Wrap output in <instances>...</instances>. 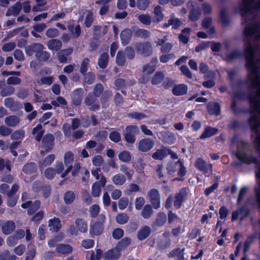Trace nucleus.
I'll return each mask as SVG.
<instances>
[{
  "instance_id": "obj_1",
  "label": "nucleus",
  "mask_w": 260,
  "mask_h": 260,
  "mask_svg": "<svg viewBox=\"0 0 260 260\" xmlns=\"http://www.w3.org/2000/svg\"><path fill=\"white\" fill-rule=\"evenodd\" d=\"M246 25L243 31L246 67L248 70V79L239 80L238 86H245L249 90L260 87V19L258 21L242 22Z\"/></svg>"
},
{
  "instance_id": "obj_2",
  "label": "nucleus",
  "mask_w": 260,
  "mask_h": 260,
  "mask_svg": "<svg viewBox=\"0 0 260 260\" xmlns=\"http://www.w3.org/2000/svg\"><path fill=\"white\" fill-rule=\"evenodd\" d=\"M248 99L251 106V109L239 110L240 113L250 114L248 119V123L251 129L255 132L257 136L259 135L258 128L260 127V87L258 91L255 93H250Z\"/></svg>"
},
{
  "instance_id": "obj_3",
  "label": "nucleus",
  "mask_w": 260,
  "mask_h": 260,
  "mask_svg": "<svg viewBox=\"0 0 260 260\" xmlns=\"http://www.w3.org/2000/svg\"><path fill=\"white\" fill-rule=\"evenodd\" d=\"M260 12V0H242L241 7L242 22L258 21L256 14Z\"/></svg>"
},
{
  "instance_id": "obj_4",
  "label": "nucleus",
  "mask_w": 260,
  "mask_h": 260,
  "mask_svg": "<svg viewBox=\"0 0 260 260\" xmlns=\"http://www.w3.org/2000/svg\"><path fill=\"white\" fill-rule=\"evenodd\" d=\"M137 53L142 56H150L153 53V47L151 42L148 41L137 42L134 45Z\"/></svg>"
},
{
  "instance_id": "obj_5",
  "label": "nucleus",
  "mask_w": 260,
  "mask_h": 260,
  "mask_svg": "<svg viewBox=\"0 0 260 260\" xmlns=\"http://www.w3.org/2000/svg\"><path fill=\"white\" fill-rule=\"evenodd\" d=\"M139 133V128L136 125H128L125 128L123 134L124 140L129 144H134L136 140V136Z\"/></svg>"
},
{
  "instance_id": "obj_6",
  "label": "nucleus",
  "mask_w": 260,
  "mask_h": 260,
  "mask_svg": "<svg viewBox=\"0 0 260 260\" xmlns=\"http://www.w3.org/2000/svg\"><path fill=\"white\" fill-rule=\"evenodd\" d=\"M19 188V185L15 183L12 185L11 190L7 193V196L8 198L7 201V205L8 206L13 207L16 205L18 197L14 195L18 190Z\"/></svg>"
},
{
  "instance_id": "obj_7",
  "label": "nucleus",
  "mask_w": 260,
  "mask_h": 260,
  "mask_svg": "<svg viewBox=\"0 0 260 260\" xmlns=\"http://www.w3.org/2000/svg\"><path fill=\"white\" fill-rule=\"evenodd\" d=\"M107 179L103 175H101L100 180L94 182L92 186L91 194L93 197H98L101 193L102 188L104 187L106 183Z\"/></svg>"
},
{
  "instance_id": "obj_8",
  "label": "nucleus",
  "mask_w": 260,
  "mask_h": 260,
  "mask_svg": "<svg viewBox=\"0 0 260 260\" xmlns=\"http://www.w3.org/2000/svg\"><path fill=\"white\" fill-rule=\"evenodd\" d=\"M97 97L92 94L91 92L89 93L85 98L84 103L88 107H90L89 110L92 111L99 110L100 108V105L97 102Z\"/></svg>"
},
{
  "instance_id": "obj_9",
  "label": "nucleus",
  "mask_w": 260,
  "mask_h": 260,
  "mask_svg": "<svg viewBox=\"0 0 260 260\" xmlns=\"http://www.w3.org/2000/svg\"><path fill=\"white\" fill-rule=\"evenodd\" d=\"M194 166L198 169L205 174L210 175L212 173V165L211 164H207L206 162L201 158H199L197 159L194 163Z\"/></svg>"
},
{
  "instance_id": "obj_10",
  "label": "nucleus",
  "mask_w": 260,
  "mask_h": 260,
  "mask_svg": "<svg viewBox=\"0 0 260 260\" xmlns=\"http://www.w3.org/2000/svg\"><path fill=\"white\" fill-rule=\"evenodd\" d=\"M54 137L51 134L45 135L42 139V144L46 152L51 151L54 146Z\"/></svg>"
},
{
  "instance_id": "obj_11",
  "label": "nucleus",
  "mask_w": 260,
  "mask_h": 260,
  "mask_svg": "<svg viewBox=\"0 0 260 260\" xmlns=\"http://www.w3.org/2000/svg\"><path fill=\"white\" fill-rule=\"evenodd\" d=\"M154 141L150 138H145L141 140L138 145L140 151L145 152L150 150L154 146Z\"/></svg>"
},
{
  "instance_id": "obj_12",
  "label": "nucleus",
  "mask_w": 260,
  "mask_h": 260,
  "mask_svg": "<svg viewBox=\"0 0 260 260\" xmlns=\"http://www.w3.org/2000/svg\"><path fill=\"white\" fill-rule=\"evenodd\" d=\"M84 93V90L81 88L74 90L71 94L72 103L76 106L80 105L82 101Z\"/></svg>"
},
{
  "instance_id": "obj_13",
  "label": "nucleus",
  "mask_w": 260,
  "mask_h": 260,
  "mask_svg": "<svg viewBox=\"0 0 260 260\" xmlns=\"http://www.w3.org/2000/svg\"><path fill=\"white\" fill-rule=\"evenodd\" d=\"M148 195L154 208L157 209L159 208L160 198L158 190L156 189H152L149 191Z\"/></svg>"
},
{
  "instance_id": "obj_14",
  "label": "nucleus",
  "mask_w": 260,
  "mask_h": 260,
  "mask_svg": "<svg viewBox=\"0 0 260 260\" xmlns=\"http://www.w3.org/2000/svg\"><path fill=\"white\" fill-rule=\"evenodd\" d=\"M188 194V189L186 188H181L179 192L175 196V200L174 203V206L177 209L181 207L182 204L184 201V199Z\"/></svg>"
},
{
  "instance_id": "obj_15",
  "label": "nucleus",
  "mask_w": 260,
  "mask_h": 260,
  "mask_svg": "<svg viewBox=\"0 0 260 260\" xmlns=\"http://www.w3.org/2000/svg\"><path fill=\"white\" fill-rule=\"evenodd\" d=\"M44 46L40 43H32L25 47V51L27 56H31L34 53L37 54L40 51L43 50Z\"/></svg>"
},
{
  "instance_id": "obj_16",
  "label": "nucleus",
  "mask_w": 260,
  "mask_h": 260,
  "mask_svg": "<svg viewBox=\"0 0 260 260\" xmlns=\"http://www.w3.org/2000/svg\"><path fill=\"white\" fill-rule=\"evenodd\" d=\"M121 256V253L115 247L103 253L104 260H117Z\"/></svg>"
},
{
  "instance_id": "obj_17",
  "label": "nucleus",
  "mask_w": 260,
  "mask_h": 260,
  "mask_svg": "<svg viewBox=\"0 0 260 260\" xmlns=\"http://www.w3.org/2000/svg\"><path fill=\"white\" fill-rule=\"evenodd\" d=\"M187 5L188 7L190 6L192 7L189 12V19L192 21H197L201 16V10L198 8H194L192 2H189L188 3Z\"/></svg>"
},
{
  "instance_id": "obj_18",
  "label": "nucleus",
  "mask_w": 260,
  "mask_h": 260,
  "mask_svg": "<svg viewBox=\"0 0 260 260\" xmlns=\"http://www.w3.org/2000/svg\"><path fill=\"white\" fill-rule=\"evenodd\" d=\"M46 45L50 50L54 51H58L60 50L62 46L61 41L56 39H53L49 40Z\"/></svg>"
},
{
  "instance_id": "obj_19",
  "label": "nucleus",
  "mask_w": 260,
  "mask_h": 260,
  "mask_svg": "<svg viewBox=\"0 0 260 260\" xmlns=\"http://www.w3.org/2000/svg\"><path fill=\"white\" fill-rule=\"evenodd\" d=\"M22 8L21 3L17 2L14 5L10 7L7 10L6 16H17Z\"/></svg>"
},
{
  "instance_id": "obj_20",
  "label": "nucleus",
  "mask_w": 260,
  "mask_h": 260,
  "mask_svg": "<svg viewBox=\"0 0 260 260\" xmlns=\"http://www.w3.org/2000/svg\"><path fill=\"white\" fill-rule=\"evenodd\" d=\"M73 51L72 48H69L60 50L57 53V58L60 63H66L67 62V57L70 55Z\"/></svg>"
},
{
  "instance_id": "obj_21",
  "label": "nucleus",
  "mask_w": 260,
  "mask_h": 260,
  "mask_svg": "<svg viewBox=\"0 0 260 260\" xmlns=\"http://www.w3.org/2000/svg\"><path fill=\"white\" fill-rule=\"evenodd\" d=\"M151 230L150 226L144 225L142 227L138 232L137 238L142 241L149 237L151 234Z\"/></svg>"
},
{
  "instance_id": "obj_22",
  "label": "nucleus",
  "mask_w": 260,
  "mask_h": 260,
  "mask_svg": "<svg viewBox=\"0 0 260 260\" xmlns=\"http://www.w3.org/2000/svg\"><path fill=\"white\" fill-rule=\"evenodd\" d=\"M188 87L184 84L176 85L172 89V92L174 95L180 96L185 94L187 92Z\"/></svg>"
},
{
  "instance_id": "obj_23",
  "label": "nucleus",
  "mask_w": 260,
  "mask_h": 260,
  "mask_svg": "<svg viewBox=\"0 0 260 260\" xmlns=\"http://www.w3.org/2000/svg\"><path fill=\"white\" fill-rule=\"evenodd\" d=\"M15 222L13 221L9 220L3 224L2 231L5 235H9L15 230Z\"/></svg>"
},
{
  "instance_id": "obj_24",
  "label": "nucleus",
  "mask_w": 260,
  "mask_h": 260,
  "mask_svg": "<svg viewBox=\"0 0 260 260\" xmlns=\"http://www.w3.org/2000/svg\"><path fill=\"white\" fill-rule=\"evenodd\" d=\"M37 170V165L34 162L26 163L22 168V171L27 175H30L36 173Z\"/></svg>"
},
{
  "instance_id": "obj_25",
  "label": "nucleus",
  "mask_w": 260,
  "mask_h": 260,
  "mask_svg": "<svg viewBox=\"0 0 260 260\" xmlns=\"http://www.w3.org/2000/svg\"><path fill=\"white\" fill-rule=\"evenodd\" d=\"M20 122L19 117L15 115L8 116L5 119V122L7 125L10 127H16Z\"/></svg>"
},
{
  "instance_id": "obj_26",
  "label": "nucleus",
  "mask_w": 260,
  "mask_h": 260,
  "mask_svg": "<svg viewBox=\"0 0 260 260\" xmlns=\"http://www.w3.org/2000/svg\"><path fill=\"white\" fill-rule=\"evenodd\" d=\"M103 225L101 222H96L90 226V233L92 235H99L103 231Z\"/></svg>"
},
{
  "instance_id": "obj_27",
  "label": "nucleus",
  "mask_w": 260,
  "mask_h": 260,
  "mask_svg": "<svg viewBox=\"0 0 260 260\" xmlns=\"http://www.w3.org/2000/svg\"><path fill=\"white\" fill-rule=\"evenodd\" d=\"M68 29L70 32L73 38H78L81 34V28L79 24L70 25L68 26Z\"/></svg>"
},
{
  "instance_id": "obj_28",
  "label": "nucleus",
  "mask_w": 260,
  "mask_h": 260,
  "mask_svg": "<svg viewBox=\"0 0 260 260\" xmlns=\"http://www.w3.org/2000/svg\"><path fill=\"white\" fill-rule=\"evenodd\" d=\"M132 37V31L129 29H125L120 34L121 43L123 45H127L130 41Z\"/></svg>"
},
{
  "instance_id": "obj_29",
  "label": "nucleus",
  "mask_w": 260,
  "mask_h": 260,
  "mask_svg": "<svg viewBox=\"0 0 260 260\" xmlns=\"http://www.w3.org/2000/svg\"><path fill=\"white\" fill-rule=\"evenodd\" d=\"M86 256L90 260H99L102 257H103V253L101 249H97L95 252L93 250L88 251Z\"/></svg>"
},
{
  "instance_id": "obj_30",
  "label": "nucleus",
  "mask_w": 260,
  "mask_h": 260,
  "mask_svg": "<svg viewBox=\"0 0 260 260\" xmlns=\"http://www.w3.org/2000/svg\"><path fill=\"white\" fill-rule=\"evenodd\" d=\"M5 106L12 111H16L17 108H19L20 104L18 102H15L12 98H7L4 101Z\"/></svg>"
},
{
  "instance_id": "obj_31",
  "label": "nucleus",
  "mask_w": 260,
  "mask_h": 260,
  "mask_svg": "<svg viewBox=\"0 0 260 260\" xmlns=\"http://www.w3.org/2000/svg\"><path fill=\"white\" fill-rule=\"evenodd\" d=\"M217 132L218 129L216 128L207 126L205 128L200 138L201 139H204L216 134Z\"/></svg>"
},
{
  "instance_id": "obj_32",
  "label": "nucleus",
  "mask_w": 260,
  "mask_h": 260,
  "mask_svg": "<svg viewBox=\"0 0 260 260\" xmlns=\"http://www.w3.org/2000/svg\"><path fill=\"white\" fill-rule=\"evenodd\" d=\"M48 226L50 227V230L57 232L61 228V224L59 219L54 217L49 220Z\"/></svg>"
},
{
  "instance_id": "obj_33",
  "label": "nucleus",
  "mask_w": 260,
  "mask_h": 260,
  "mask_svg": "<svg viewBox=\"0 0 260 260\" xmlns=\"http://www.w3.org/2000/svg\"><path fill=\"white\" fill-rule=\"evenodd\" d=\"M72 250V246L68 244H59L56 248V251L62 254H68L71 253Z\"/></svg>"
},
{
  "instance_id": "obj_34",
  "label": "nucleus",
  "mask_w": 260,
  "mask_h": 260,
  "mask_svg": "<svg viewBox=\"0 0 260 260\" xmlns=\"http://www.w3.org/2000/svg\"><path fill=\"white\" fill-rule=\"evenodd\" d=\"M109 62V55L108 53L104 52L101 54L100 55L99 60H98V65L101 69H105Z\"/></svg>"
},
{
  "instance_id": "obj_35",
  "label": "nucleus",
  "mask_w": 260,
  "mask_h": 260,
  "mask_svg": "<svg viewBox=\"0 0 260 260\" xmlns=\"http://www.w3.org/2000/svg\"><path fill=\"white\" fill-rule=\"evenodd\" d=\"M75 224L78 230L82 233H86L87 231V223L82 218H77L75 220Z\"/></svg>"
},
{
  "instance_id": "obj_36",
  "label": "nucleus",
  "mask_w": 260,
  "mask_h": 260,
  "mask_svg": "<svg viewBox=\"0 0 260 260\" xmlns=\"http://www.w3.org/2000/svg\"><path fill=\"white\" fill-rule=\"evenodd\" d=\"M131 243V239L129 238L125 237L121 240L116 246V248L120 252L127 248Z\"/></svg>"
},
{
  "instance_id": "obj_37",
  "label": "nucleus",
  "mask_w": 260,
  "mask_h": 260,
  "mask_svg": "<svg viewBox=\"0 0 260 260\" xmlns=\"http://www.w3.org/2000/svg\"><path fill=\"white\" fill-rule=\"evenodd\" d=\"M208 112L211 114L218 116L220 114V106L217 103H210L208 104Z\"/></svg>"
},
{
  "instance_id": "obj_38",
  "label": "nucleus",
  "mask_w": 260,
  "mask_h": 260,
  "mask_svg": "<svg viewBox=\"0 0 260 260\" xmlns=\"http://www.w3.org/2000/svg\"><path fill=\"white\" fill-rule=\"evenodd\" d=\"M153 14V21L154 22L158 23L162 20V8L160 6L155 7Z\"/></svg>"
},
{
  "instance_id": "obj_39",
  "label": "nucleus",
  "mask_w": 260,
  "mask_h": 260,
  "mask_svg": "<svg viewBox=\"0 0 260 260\" xmlns=\"http://www.w3.org/2000/svg\"><path fill=\"white\" fill-rule=\"evenodd\" d=\"M220 20L223 25H228L230 23V19L226 13V9L221 8L219 13Z\"/></svg>"
},
{
  "instance_id": "obj_40",
  "label": "nucleus",
  "mask_w": 260,
  "mask_h": 260,
  "mask_svg": "<svg viewBox=\"0 0 260 260\" xmlns=\"http://www.w3.org/2000/svg\"><path fill=\"white\" fill-rule=\"evenodd\" d=\"M42 125L41 124H38L32 129V135L36 136V140L37 141H40L42 138L44 134V131L42 130Z\"/></svg>"
},
{
  "instance_id": "obj_41",
  "label": "nucleus",
  "mask_w": 260,
  "mask_h": 260,
  "mask_svg": "<svg viewBox=\"0 0 260 260\" xmlns=\"http://www.w3.org/2000/svg\"><path fill=\"white\" fill-rule=\"evenodd\" d=\"M126 181L125 177L122 174H118L112 177L113 183L116 185H122Z\"/></svg>"
},
{
  "instance_id": "obj_42",
  "label": "nucleus",
  "mask_w": 260,
  "mask_h": 260,
  "mask_svg": "<svg viewBox=\"0 0 260 260\" xmlns=\"http://www.w3.org/2000/svg\"><path fill=\"white\" fill-rule=\"evenodd\" d=\"M156 69V65L146 63L142 67V73L144 75H149L153 73Z\"/></svg>"
},
{
  "instance_id": "obj_43",
  "label": "nucleus",
  "mask_w": 260,
  "mask_h": 260,
  "mask_svg": "<svg viewBox=\"0 0 260 260\" xmlns=\"http://www.w3.org/2000/svg\"><path fill=\"white\" fill-rule=\"evenodd\" d=\"M176 140L175 135L172 132L167 131L164 134V142L169 144H173Z\"/></svg>"
},
{
  "instance_id": "obj_44",
  "label": "nucleus",
  "mask_w": 260,
  "mask_h": 260,
  "mask_svg": "<svg viewBox=\"0 0 260 260\" xmlns=\"http://www.w3.org/2000/svg\"><path fill=\"white\" fill-rule=\"evenodd\" d=\"M63 199L66 204H71L75 200V194L73 191H68L64 194Z\"/></svg>"
},
{
  "instance_id": "obj_45",
  "label": "nucleus",
  "mask_w": 260,
  "mask_h": 260,
  "mask_svg": "<svg viewBox=\"0 0 260 260\" xmlns=\"http://www.w3.org/2000/svg\"><path fill=\"white\" fill-rule=\"evenodd\" d=\"M84 76L83 82L85 83L90 85L94 83L95 80V75L94 73L89 72L85 74H82Z\"/></svg>"
},
{
  "instance_id": "obj_46",
  "label": "nucleus",
  "mask_w": 260,
  "mask_h": 260,
  "mask_svg": "<svg viewBox=\"0 0 260 260\" xmlns=\"http://www.w3.org/2000/svg\"><path fill=\"white\" fill-rule=\"evenodd\" d=\"M15 91V89L13 86H5L1 89L0 94L3 97L7 96L13 94Z\"/></svg>"
},
{
  "instance_id": "obj_47",
  "label": "nucleus",
  "mask_w": 260,
  "mask_h": 260,
  "mask_svg": "<svg viewBox=\"0 0 260 260\" xmlns=\"http://www.w3.org/2000/svg\"><path fill=\"white\" fill-rule=\"evenodd\" d=\"M125 56L124 54L123 51L119 50L117 52L116 62L119 66H123L125 63Z\"/></svg>"
},
{
  "instance_id": "obj_48",
  "label": "nucleus",
  "mask_w": 260,
  "mask_h": 260,
  "mask_svg": "<svg viewBox=\"0 0 260 260\" xmlns=\"http://www.w3.org/2000/svg\"><path fill=\"white\" fill-rule=\"evenodd\" d=\"M6 168L8 172L11 171V161L8 159H4V158H0V172L4 171Z\"/></svg>"
},
{
  "instance_id": "obj_49",
  "label": "nucleus",
  "mask_w": 260,
  "mask_h": 260,
  "mask_svg": "<svg viewBox=\"0 0 260 260\" xmlns=\"http://www.w3.org/2000/svg\"><path fill=\"white\" fill-rule=\"evenodd\" d=\"M125 57L129 60L133 59L136 56L134 48L131 46H127L123 51Z\"/></svg>"
},
{
  "instance_id": "obj_50",
  "label": "nucleus",
  "mask_w": 260,
  "mask_h": 260,
  "mask_svg": "<svg viewBox=\"0 0 260 260\" xmlns=\"http://www.w3.org/2000/svg\"><path fill=\"white\" fill-rule=\"evenodd\" d=\"M153 213V210L150 205H146L143 209L141 214L144 218L147 219L150 218Z\"/></svg>"
},
{
  "instance_id": "obj_51",
  "label": "nucleus",
  "mask_w": 260,
  "mask_h": 260,
  "mask_svg": "<svg viewBox=\"0 0 260 260\" xmlns=\"http://www.w3.org/2000/svg\"><path fill=\"white\" fill-rule=\"evenodd\" d=\"M36 57L39 60L45 61L49 59L50 57V55L47 51L42 50L37 54H36Z\"/></svg>"
},
{
  "instance_id": "obj_52",
  "label": "nucleus",
  "mask_w": 260,
  "mask_h": 260,
  "mask_svg": "<svg viewBox=\"0 0 260 260\" xmlns=\"http://www.w3.org/2000/svg\"><path fill=\"white\" fill-rule=\"evenodd\" d=\"M257 235V233L249 236L247 237L244 244V250L243 253H247V252L249 250L250 246L251 244L254 241V240L256 238Z\"/></svg>"
},
{
  "instance_id": "obj_53",
  "label": "nucleus",
  "mask_w": 260,
  "mask_h": 260,
  "mask_svg": "<svg viewBox=\"0 0 260 260\" xmlns=\"http://www.w3.org/2000/svg\"><path fill=\"white\" fill-rule=\"evenodd\" d=\"M104 86L101 83H97L94 85L93 92L91 93L96 97L99 98L104 92Z\"/></svg>"
},
{
  "instance_id": "obj_54",
  "label": "nucleus",
  "mask_w": 260,
  "mask_h": 260,
  "mask_svg": "<svg viewBox=\"0 0 260 260\" xmlns=\"http://www.w3.org/2000/svg\"><path fill=\"white\" fill-rule=\"evenodd\" d=\"M135 36L144 39H146L150 36V32L144 29H138L135 31Z\"/></svg>"
},
{
  "instance_id": "obj_55",
  "label": "nucleus",
  "mask_w": 260,
  "mask_h": 260,
  "mask_svg": "<svg viewBox=\"0 0 260 260\" xmlns=\"http://www.w3.org/2000/svg\"><path fill=\"white\" fill-rule=\"evenodd\" d=\"M129 220V217L126 213H119L116 217V222L120 224L127 223Z\"/></svg>"
},
{
  "instance_id": "obj_56",
  "label": "nucleus",
  "mask_w": 260,
  "mask_h": 260,
  "mask_svg": "<svg viewBox=\"0 0 260 260\" xmlns=\"http://www.w3.org/2000/svg\"><path fill=\"white\" fill-rule=\"evenodd\" d=\"M89 59L88 58H84L80 64V72L82 74H85L88 70V68L89 66Z\"/></svg>"
},
{
  "instance_id": "obj_57",
  "label": "nucleus",
  "mask_w": 260,
  "mask_h": 260,
  "mask_svg": "<svg viewBox=\"0 0 260 260\" xmlns=\"http://www.w3.org/2000/svg\"><path fill=\"white\" fill-rule=\"evenodd\" d=\"M118 157L121 161L124 162H128L131 160V154L127 151L120 152L118 155Z\"/></svg>"
},
{
  "instance_id": "obj_58",
  "label": "nucleus",
  "mask_w": 260,
  "mask_h": 260,
  "mask_svg": "<svg viewBox=\"0 0 260 260\" xmlns=\"http://www.w3.org/2000/svg\"><path fill=\"white\" fill-rule=\"evenodd\" d=\"M94 21L93 14L90 11H87V14L84 21V24L86 27H89L91 26Z\"/></svg>"
},
{
  "instance_id": "obj_59",
  "label": "nucleus",
  "mask_w": 260,
  "mask_h": 260,
  "mask_svg": "<svg viewBox=\"0 0 260 260\" xmlns=\"http://www.w3.org/2000/svg\"><path fill=\"white\" fill-rule=\"evenodd\" d=\"M108 137V132L106 131H100L95 136V139L98 142L105 141Z\"/></svg>"
},
{
  "instance_id": "obj_60",
  "label": "nucleus",
  "mask_w": 260,
  "mask_h": 260,
  "mask_svg": "<svg viewBox=\"0 0 260 260\" xmlns=\"http://www.w3.org/2000/svg\"><path fill=\"white\" fill-rule=\"evenodd\" d=\"M240 52L235 50L226 54V59L228 61H232L240 56Z\"/></svg>"
},
{
  "instance_id": "obj_61",
  "label": "nucleus",
  "mask_w": 260,
  "mask_h": 260,
  "mask_svg": "<svg viewBox=\"0 0 260 260\" xmlns=\"http://www.w3.org/2000/svg\"><path fill=\"white\" fill-rule=\"evenodd\" d=\"M150 5V0H137V6L140 10H145Z\"/></svg>"
},
{
  "instance_id": "obj_62",
  "label": "nucleus",
  "mask_w": 260,
  "mask_h": 260,
  "mask_svg": "<svg viewBox=\"0 0 260 260\" xmlns=\"http://www.w3.org/2000/svg\"><path fill=\"white\" fill-rule=\"evenodd\" d=\"M41 202L40 201L37 200L34 203H32L30 207L27 210L29 215L34 214L40 208Z\"/></svg>"
},
{
  "instance_id": "obj_63",
  "label": "nucleus",
  "mask_w": 260,
  "mask_h": 260,
  "mask_svg": "<svg viewBox=\"0 0 260 260\" xmlns=\"http://www.w3.org/2000/svg\"><path fill=\"white\" fill-rule=\"evenodd\" d=\"M178 161L176 162H170L167 167V173L170 175H173L177 170L176 167L178 165Z\"/></svg>"
},
{
  "instance_id": "obj_64",
  "label": "nucleus",
  "mask_w": 260,
  "mask_h": 260,
  "mask_svg": "<svg viewBox=\"0 0 260 260\" xmlns=\"http://www.w3.org/2000/svg\"><path fill=\"white\" fill-rule=\"evenodd\" d=\"M55 158V156L54 154H49L44 158L43 161L41 164L40 165L41 166L44 167L50 166L54 160Z\"/></svg>"
}]
</instances>
